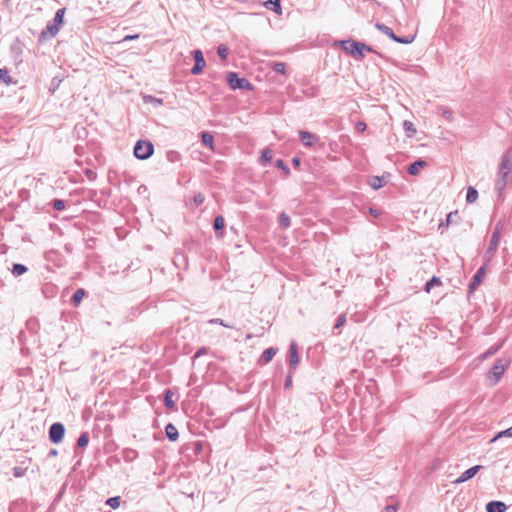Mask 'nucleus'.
<instances>
[{
  "label": "nucleus",
  "mask_w": 512,
  "mask_h": 512,
  "mask_svg": "<svg viewBox=\"0 0 512 512\" xmlns=\"http://www.w3.org/2000/svg\"><path fill=\"white\" fill-rule=\"evenodd\" d=\"M512 182V159L505 155L499 164L495 188L502 194L506 187Z\"/></svg>",
  "instance_id": "1"
},
{
  "label": "nucleus",
  "mask_w": 512,
  "mask_h": 512,
  "mask_svg": "<svg viewBox=\"0 0 512 512\" xmlns=\"http://www.w3.org/2000/svg\"><path fill=\"white\" fill-rule=\"evenodd\" d=\"M335 45L341 46L347 54L351 55L355 59H362L367 52L372 51L369 46L354 40L339 41L336 42Z\"/></svg>",
  "instance_id": "2"
},
{
  "label": "nucleus",
  "mask_w": 512,
  "mask_h": 512,
  "mask_svg": "<svg viewBox=\"0 0 512 512\" xmlns=\"http://www.w3.org/2000/svg\"><path fill=\"white\" fill-rule=\"evenodd\" d=\"M510 360L506 358L498 359L488 374V382L491 386L498 383L506 368L509 366Z\"/></svg>",
  "instance_id": "3"
},
{
  "label": "nucleus",
  "mask_w": 512,
  "mask_h": 512,
  "mask_svg": "<svg viewBox=\"0 0 512 512\" xmlns=\"http://www.w3.org/2000/svg\"><path fill=\"white\" fill-rule=\"evenodd\" d=\"M153 153V145L150 142L138 141L134 148V155L138 159H147Z\"/></svg>",
  "instance_id": "4"
},
{
  "label": "nucleus",
  "mask_w": 512,
  "mask_h": 512,
  "mask_svg": "<svg viewBox=\"0 0 512 512\" xmlns=\"http://www.w3.org/2000/svg\"><path fill=\"white\" fill-rule=\"evenodd\" d=\"M376 28L398 43L409 44L414 39L413 37L400 38L394 34L391 28L382 24H377Z\"/></svg>",
  "instance_id": "5"
},
{
  "label": "nucleus",
  "mask_w": 512,
  "mask_h": 512,
  "mask_svg": "<svg viewBox=\"0 0 512 512\" xmlns=\"http://www.w3.org/2000/svg\"><path fill=\"white\" fill-rule=\"evenodd\" d=\"M228 83L232 89H251V84L246 79L238 78L235 73L228 75Z\"/></svg>",
  "instance_id": "6"
},
{
  "label": "nucleus",
  "mask_w": 512,
  "mask_h": 512,
  "mask_svg": "<svg viewBox=\"0 0 512 512\" xmlns=\"http://www.w3.org/2000/svg\"><path fill=\"white\" fill-rule=\"evenodd\" d=\"M65 429L60 423H55L50 427L49 436L52 442L59 443L64 437Z\"/></svg>",
  "instance_id": "7"
},
{
  "label": "nucleus",
  "mask_w": 512,
  "mask_h": 512,
  "mask_svg": "<svg viewBox=\"0 0 512 512\" xmlns=\"http://www.w3.org/2000/svg\"><path fill=\"white\" fill-rule=\"evenodd\" d=\"M193 55H194V59H195V65L192 68V73L194 75H198L202 72L203 68L206 65V62H205L203 54L200 50L194 51Z\"/></svg>",
  "instance_id": "8"
},
{
  "label": "nucleus",
  "mask_w": 512,
  "mask_h": 512,
  "mask_svg": "<svg viewBox=\"0 0 512 512\" xmlns=\"http://www.w3.org/2000/svg\"><path fill=\"white\" fill-rule=\"evenodd\" d=\"M300 140L305 147H312L318 140V137L308 131L299 132Z\"/></svg>",
  "instance_id": "9"
},
{
  "label": "nucleus",
  "mask_w": 512,
  "mask_h": 512,
  "mask_svg": "<svg viewBox=\"0 0 512 512\" xmlns=\"http://www.w3.org/2000/svg\"><path fill=\"white\" fill-rule=\"evenodd\" d=\"M481 468H482V466H480V465H476L474 467L469 468L459 478H457L455 480V483H457V484L463 483V482L473 478L478 473V471H480Z\"/></svg>",
  "instance_id": "10"
},
{
  "label": "nucleus",
  "mask_w": 512,
  "mask_h": 512,
  "mask_svg": "<svg viewBox=\"0 0 512 512\" xmlns=\"http://www.w3.org/2000/svg\"><path fill=\"white\" fill-rule=\"evenodd\" d=\"M299 356L297 354L296 344L294 342L290 345L289 365L292 369H295L299 364Z\"/></svg>",
  "instance_id": "11"
},
{
  "label": "nucleus",
  "mask_w": 512,
  "mask_h": 512,
  "mask_svg": "<svg viewBox=\"0 0 512 512\" xmlns=\"http://www.w3.org/2000/svg\"><path fill=\"white\" fill-rule=\"evenodd\" d=\"M487 512H504L506 505L500 501H492L486 505Z\"/></svg>",
  "instance_id": "12"
},
{
  "label": "nucleus",
  "mask_w": 512,
  "mask_h": 512,
  "mask_svg": "<svg viewBox=\"0 0 512 512\" xmlns=\"http://www.w3.org/2000/svg\"><path fill=\"white\" fill-rule=\"evenodd\" d=\"M484 277H485V268L481 267L477 271L476 275L474 276L473 281H472V283L470 285V289L471 290L476 289L482 283Z\"/></svg>",
  "instance_id": "13"
},
{
  "label": "nucleus",
  "mask_w": 512,
  "mask_h": 512,
  "mask_svg": "<svg viewBox=\"0 0 512 512\" xmlns=\"http://www.w3.org/2000/svg\"><path fill=\"white\" fill-rule=\"evenodd\" d=\"M426 162L423 161V160H418L416 162H414L413 164H411L408 168V172L411 174V175H418L421 171V169H423L424 167H426Z\"/></svg>",
  "instance_id": "14"
},
{
  "label": "nucleus",
  "mask_w": 512,
  "mask_h": 512,
  "mask_svg": "<svg viewBox=\"0 0 512 512\" xmlns=\"http://www.w3.org/2000/svg\"><path fill=\"white\" fill-rule=\"evenodd\" d=\"M201 138L204 145L208 146L211 150H214V137L211 133L203 132Z\"/></svg>",
  "instance_id": "15"
},
{
  "label": "nucleus",
  "mask_w": 512,
  "mask_h": 512,
  "mask_svg": "<svg viewBox=\"0 0 512 512\" xmlns=\"http://www.w3.org/2000/svg\"><path fill=\"white\" fill-rule=\"evenodd\" d=\"M165 432H166L167 437L171 441L177 440V438H178V431H177L176 427L173 424H168L166 426V428H165Z\"/></svg>",
  "instance_id": "16"
},
{
  "label": "nucleus",
  "mask_w": 512,
  "mask_h": 512,
  "mask_svg": "<svg viewBox=\"0 0 512 512\" xmlns=\"http://www.w3.org/2000/svg\"><path fill=\"white\" fill-rule=\"evenodd\" d=\"M60 26L57 24H49L46 29L42 32V36L46 37L48 34L53 37L59 32Z\"/></svg>",
  "instance_id": "17"
},
{
  "label": "nucleus",
  "mask_w": 512,
  "mask_h": 512,
  "mask_svg": "<svg viewBox=\"0 0 512 512\" xmlns=\"http://www.w3.org/2000/svg\"><path fill=\"white\" fill-rule=\"evenodd\" d=\"M276 352L277 350L274 348L266 349L261 356L262 361L264 363L269 362L275 356Z\"/></svg>",
  "instance_id": "18"
},
{
  "label": "nucleus",
  "mask_w": 512,
  "mask_h": 512,
  "mask_svg": "<svg viewBox=\"0 0 512 512\" xmlns=\"http://www.w3.org/2000/svg\"><path fill=\"white\" fill-rule=\"evenodd\" d=\"M403 128L408 137H412L416 133V128L410 121H404Z\"/></svg>",
  "instance_id": "19"
},
{
  "label": "nucleus",
  "mask_w": 512,
  "mask_h": 512,
  "mask_svg": "<svg viewBox=\"0 0 512 512\" xmlns=\"http://www.w3.org/2000/svg\"><path fill=\"white\" fill-rule=\"evenodd\" d=\"M478 198V192L475 188L473 187H469L467 189V195H466V200L468 203H473L477 200Z\"/></svg>",
  "instance_id": "20"
},
{
  "label": "nucleus",
  "mask_w": 512,
  "mask_h": 512,
  "mask_svg": "<svg viewBox=\"0 0 512 512\" xmlns=\"http://www.w3.org/2000/svg\"><path fill=\"white\" fill-rule=\"evenodd\" d=\"M368 184L375 190L379 189L382 187V178L378 177V176H373V177H370L369 180H368Z\"/></svg>",
  "instance_id": "21"
},
{
  "label": "nucleus",
  "mask_w": 512,
  "mask_h": 512,
  "mask_svg": "<svg viewBox=\"0 0 512 512\" xmlns=\"http://www.w3.org/2000/svg\"><path fill=\"white\" fill-rule=\"evenodd\" d=\"M503 437H512V426L506 430H503V431H500L499 433H497L496 436L491 439V442H495L496 440L503 438Z\"/></svg>",
  "instance_id": "22"
},
{
  "label": "nucleus",
  "mask_w": 512,
  "mask_h": 512,
  "mask_svg": "<svg viewBox=\"0 0 512 512\" xmlns=\"http://www.w3.org/2000/svg\"><path fill=\"white\" fill-rule=\"evenodd\" d=\"M279 224L282 227H284V228L289 227L290 224H291L290 217L287 214H285V213L280 214V216H279Z\"/></svg>",
  "instance_id": "23"
},
{
  "label": "nucleus",
  "mask_w": 512,
  "mask_h": 512,
  "mask_svg": "<svg viewBox=\"0 0 512 512\" xmlns=\"http://www.w3.org/2000/svg\"><path fill=\"white\" fill-rule=\"evenodd\" d=\"M265 6L269 9H273L274 11H276L277 13H281V8H280V5L278 3V1H272V0H269L265 3Z\"/></svg>",
  "instance_id": "24"
},
{
  "label": "nucleus",
  "mask_w": 512,
  "mask_h": 512,
  "mask_svg": "<svg viewBox=\"0 0 512 512\" xmlns=\"http://www.w3.org/2000/svg\"><path fill=\"white\" fill-rule=\"evenodd\" d=\"M64 15H65V9H59L57 12H56V15H55V18H54V22L55 24L61 26V24L63 23V18H64Z\"/></svg>",
  "instance_id": "25"
},
{
  "label": "nucleus",
  "mask_w": 512,
  "mask_h": 512,
  "mask_svg": "<svg viewBox=\"0 0 512 512\" xmlns=\"http://www.w3.org/2000/svg\"><path fill=\"white\" fill-rule=\"evenodd\" d=\"M273 158V153L270 149H265L263 150L262 154H261V161L262 162H269L271 161Z\"/></svg>",
  "instance_id": "26"
},
{
  "label": "nucleus",
  "mask_w": 512,
  "mask_h": 512,
  "mask_svg": "<svg viewBox=\"0 0 512 512\" xmlns=\"http://www.w3.org/2000/svg\"><path fill=\"white\" fill-rule=\"evenodd\" d=\"M0 80L3 81L6 84L11 83V77L7 70L0 69Z\"/></svg>",
  "instance_id": "27"
},
{
  "label": "nucleus",
  "mask_w": 512,
  "mask_h": 512,
  "mask_svg": "<svg viewBox=\"0 0 512 512\" xmlns=\"http://www.w3.org/2000/svg\"><path fill=\"white\" fill-rule=\"evenodd\" d=\"M26 267L21 265V264H15L14 267H13V274L15 276H19V275H22L23 273L26 272Z\"/></svg>",
  "instance_id": "28"
},
{
  "label": "nucleus",
  "mask_w": 512,
  "mask_h": 512,
  "mask_svg": "<svg viewBox=\"0 0 512 512\" xmlns=\"http://www.w3.org/2000/svg\"><path fill=\"white\" fill-rule=\"evenodd\" d=\"M84 296V291L82 289L77 290L73 295V302L75 305H78Z\"/></svg>",
  "instance_id": "29"
},
{
  "label": "nucleus",
  "mask_w": 512,
  "mask_h": 512,
  "mask_svg": "<svg viewBox=\"0 0 512 512\" xmlns=\"http://www.w3.org/2000/svg\"><path fill=\"white\" fill-rule=\"evenodd\" d=\"M165 404L169 408L174 406L173 393L171 391H167L165 394Z\"/></svg>",
  "instance_id": "30"
},
{
  "label": "nucleus",
  "mask_w": 512,
  "mask_h": 512,
  "mask_svg": "<svg viewBox=\"0 0 512 512\" xmlns=\"http://www.w3.org/2000/svg\"><path fill=\"white\" fill-rule=\"evenodd\" d=\"M107 504L113 509L118 508L120 506V497L109 498Z\"/></svg>",
  "instance_id": "31"
},
{
  "label": "nucleus",
  "mask_w": 512,
  "mask_h": 512,
  "mask_svg": "<svg viewBox=\"0 0 512 512\" xmlns=\"http://www.w3.org/2000/svg\"><path fill=\"white\" fill-rule=\"evenodd\" d=\"M225 226V220L222 216H217L214 221V227L216 230H220Z\"/></svg>",
  "instance_id": "32"
},
{
  "label": "nucleus",
  "mask_w": 512,
  "mask_h": 512,
  "mask_svg": "<svg viewBox=\"0 0 512 512\" xmlns=\"http://www.w3.org/2000/svg\"><path fill=\"white\" fill-rule=\"evenodd\" d=\"M273 69L275 72L279 73V74H285L286 73V66L284 63H275L274 66H273Z\"/></svg>",
  "instance_id": "33"
},
{
  "label": "nucleus",
  "mask_w": 512,
  "mask_h": 512,
  "mask_svg": "<svg viewBox=\"0 0 512 512\" xmlns=\"http://www.w3.org/2000/svg\"><path fill=\"white\" fill-rule=\"evenodd\" d=\"M89 442V439H88V436L87 434H82L79 438H78V441H77V445L79 447H85Z\"/></svg>",
  "instance_id": "34"
},
{
  "label": "nucleus",
  "mask_w": 512,
  "mask_h": 512,
  "mask_svg": "<svg viewBox=\"0 0 512 512\" xmlns=\"http://www.w3.org/2000/svg\"><path fill=\"white\" fill-rule=\"evenodd\" d=\"M218 54L222 59H226L228 55V48L225 45H220L218 47Z\"/></svg>",
  "instance_id": "35"
},
{
  "label": "nucleus",
  "mask_w": 512,
  "mask_h": 512,
  "mask_svg": "<svg viewBox=\"0 0 512 512\" xmlns=\"http://www.w3.org/2000/svg\"><path fill=\"white\" fill-rule=\"evenodd\" d=\"M499 235H500V232L499 230L497 229L493 235H492V238H491V246L493 248H495L497 245H498V242H499Z\"/></svg>",
  "instance_id": "36"
},
{
  "label": "nucleus",
  "mask_w": 512,
  "mask_h": 512,
  "mask_svg": "<svg viewBox=\"0 0 512 512\" xmlns=\"http://www.w3.org/2000/svg\"><path fill=\"white\" fill-rule=\"evenodd\" d=\"M440 284V281L438 278H433L431 281H429L427 284H426V291L427 292H430V290L432 289V287L434 285H439Z\"/></svg>",
  "instance_id": "37"
},
{
  "label": "nucleus",
  "mask_w": 512,
  "mask_h": 512,
  "mask_svg": "<svg viewBox=\"0 0 512 512\" xmlns=\"http://www.w3.org/2000/svg\"><path fill=\"white\" fill-rule=\"evenodd\" d=\"M194 203L199 206L204 202V196L202 194H197L193 198Z\"/></svg>",
  "instance_id": "38"
},
{
  "label": "nucleus",
  "mask_w": 512,
  "mask_h": 512,
  "mask_svg": "<svg viewBox=\"0 0 512 512\" xmlns=\"http://www.w3.org/2000/svg\"><path fill=\"white\" fill-rule=\"evenodd\" d=\"M457 215H458L457 211L449 213L447 215L446 226L451 224L454 221V217H456Z\"/></svg>",
  "instance_id": "39"
},
{
  "label": "nucleus",
  "mask_w": 512,
  "mask_h": 512,
  "mask_svg": "<svg viewBox=\"0 0 512 512\" xmlns=\"http://www.w3.org/2000/svg\"><path fill=\"white\" fill-rule=\"evenodd\" d=\"M367 126L364 122H358L355 126L356 131L358 132H364L366 130Z\"/></svg>",
  "instance_id": "40"
},
{
  "label": "nucleus",
  "mask_w": 512,
  "mask_h": 512,
  "mask_svg": "<svg viewBox=\"0 0 512 512\" xmlns=\"http://www.w3.org/2000/svg\"><path fill=\"white\" fill-rule=\"evenodd\" d=\"M498 348H499V347H492V348H490V349H489V350H488V351H487V352L482 356V358L484 359V358H486V357H488V356L493 355V354L498 350Z\"/></svg>",
  "instance_id": "41"
},
{
  "label": "nucleus",
  "mask_w": 512,
  "mask_h": 512,
  "mask_svg": "<svg viewBox=\"0 0 512 512\" xmlns=\"http://www.w3.org/2000/svg\"><path fill=\"white\" fill-rule=\"evenodd\" d=\"M54 208L57 210H61L64 208V203L61 200L54 201Z\"/></svg>",
  "instance_id": "42"
},
{
  "label": "nucleus",
  "mask_w": 512,
  "mask_h": 512,
  "mask_svg": "<svg viewBox=\"0 0 512 512\" xmlns=\"http://www.w3.org/2000/svg\"><path fill=\"white\" fill-rule=\"evenodd\" d=\"M276 165H277V167L283 169L286 173L289 172V170L287 169V167L285 166V164H284V162L282 160H278L276 162Z\"/></svg>",
  "instance_id": "43"
},
{
  "label": "nucleus",
  "mask_w": 512,
  "mask_h": 512,
  "mask_svg": "<svg viewBox=\"0 0 512 512\" xmlns=\"http://www.w3.org/2000/svg\"><path fill=\"white\" fill-rule=\"evenodd\" d=\"M147 101H149L150 103H153V104H157V105L162 104V101L160 99H156L151 96L147 97Z\"/></svg>",
  "instance_id": "44"
},
{
  "label": "nucleus",
  "mask_w": 512,
  "mask_h": 512,
  "mask_svg": "<svg viewBox=\"0 0 512 512\" xmlns=\"http://www.w3.org/2000/svg\"><path fill=\"white\" fill-rule=\"evenodd\" d=\"M345 323V317L344 316H340L337 320V323H336V327H340L342 326L343 324Z\"/></svg>",
  "instance_id": "45"
},
{
  "label": "nucleus",
  "mask_w": 512,
  "mask_h": 512,
  "mask_svg": "<svg viewBox=\"0 0 512 512\" xmlns=\"http://www.w3.org/2000/svg\"><path fill=\"white\" fill-rule=\"evenodd\" d=\"M300 162V158L297 157L292 160L293 165L297 168L300 166Z\"/></svg>",
  "instance_id": "46"
},
{
  "label": "nucleus",
  "mask_w": 512,
  "mask_h": 512,
  "mask_svg": "<svg viewBox=\"0 0 512 512\" xmlns=\"http://www.w3.org/2000/svg\"><path fill=\"white\" fill-rule=\"evenodd\" d=\"M385 512H396V508L394 506L389 505L385 508Z\"/></svg>",
  "instance_id": "47"
},
{
  "label": "nucleus",
  "mask_w": 512,
  "mask_h": 512,
  "mask_svg": "<svg viewBox=\"0 0 512 512\" xmlns=\"http://www.w3.org/2000/svg\"><path fill=\"white\" fill-rule=\"evenodd\" d=\"M371 213H372L374 216H376V215H377V214H376V211H374V210H371Z\"/></svg>",
  "instance_id": "48"
}]
</instances>
